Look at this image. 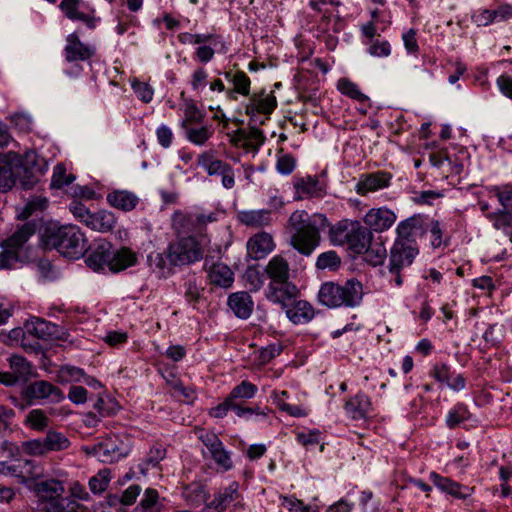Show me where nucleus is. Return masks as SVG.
<instances>
[{
	"label": "nucleus",
	"mask_w": 512,
	"mask_h": 512,
	"mask_svg": "<svg viewBox=\"0 0 512 512\" xmlns=\"http://www.w3.org/2000/svg\"><path fill=\"white\" fill-rule=\"evenodd\" d=\"M241 223L253 228H260L271 223V212L269 210H251L240 213Z\"/></svg>",
	"instance_id": "34"
},
{
	"label": "nucleus",
	"mask_w": 512,
	"mask_h": 512,
	"mask_svg": "<svg viewBox=\"0 0 512 512\" xmlns=\"http://www.w3.org/2000/svg\"><path fill=\"white\" fill-rule=\"evenodd\" d=\"M106 201L117 210L130 212L138 205L139 197L131 191L115 189L107 193Z\"/></svg>",
	"instance_id": "20"
},
{
	"label": "nucleus",
	"mask_w": 512,
	"mask_h": 512,
	"mask_svg": "<svg viewBox=\"0 0 512 512\" xmlns=\"http://www.w3.org/2000/svg\"><path fill=\"white\" fill-rule=\"evenodd\" d=\"M228 305L233 313L241 319L250 317L253 311V301L248 292L233 293L228 298Z\"/></svg>",
	"instance_id": "21"
},
{
	"label": "nucleus",
	"mask_w": 512,
	"mask_h": 512,
	"mask_svg": "<svg viewBox=\"0 0 512 512\" xmlns=\"http://www.w3.org/2000/svg\"><path fill=\"white\" fill-rule=\"evenodd\" d=\"M185 119L182 121V128H186L191 123H200L203 120V114L198 109L193 100H187L184 104Z\"/></svg>",
	"instance_id": "53"
},
{
	"label": "nucleus",
	"mask_w": 512,
	"mask_h": 512,
	"mask_svg": "<svg viewBox=\"0 0 512 512\" xmlns=\"http://www.w3.org/2000/svg\"><path fill=\"white\" fill-rule=\"evenodd\" d=\"M197 164L210 176H222L226 172L229 163L216 158L212 152H203L197 158Z\"/></svg>",
	"instance_id": "28"
},
{
	"label": "nucleus",
	"mask_w": 512,
	"mask_h": 512,
	"mask_svg": "<svg viewBox=\"0 0 512 512\" xmlns=\"http://www.w3.org/2000/svg\"><path fill=\"white\" fill-rule=\"evenodd\" d=\"M362 253L364 254V260L372 266L383 264L387 256V250L382 238L377 237L374 239L372 234Z\"/></svg>",
	"instance_id": "24"
},
{
	"label": "nucleus",
	"mask_w": 512,
	"mask_h": 512,
	"mask_svg": "<svg viewBox=\"0 0 512 512\" xmlns=\"http://www.w3.org/2000/svg\"><path fill=\"white\" fill-rule=\"evenodd\" d=\"M184 296L189 302H197L201 297L202 288L198 285L197 279L191 275L184 283Z\"/></svg>",
	"instance_id": "57"
},
{
	"label": "nucleus",
	"mask_w": 512,
	"mask_h": 512,
	"mask_svg": "<svg viewBox=\"0 0 512 512\" xmlns=\"http://www.w3.org/2000/svg\"><path fill=\"white\" fill-rule=\"evenodd\" d=\"M493 191L503 207L502 210L512 211V189L494 187Z\"/></svg>",
	"instance_id": "63"
},
{
	"label": "nucleus",
	"mask_w": 512,
	"mask_h": 512,
	"mask_svg": "<svg viewBox=\"0 0 512 512\" xmlns=\"http://www.w3.org/2000/svg\"><path fill=\"white\" fill-rule=\"evenodd\" d=\"M264 272L270 279L266 293L270 301L285 304L286 301L297 296L298 289L289 280V263L283 256H273L266 265Z\"/></svg>",
	"instance_id": "2"
},
{
	"label": "nucleus",
	"mask_w": 512,
	"mask_h": 512,
	"mask_svg": "<svg viewBox=\"0 0 512 512\" xmlns=\"http://www.w3.org/2000/svg\"><path fill=\"white\" fill-rule=\"evenodd\" d=\"M22 396L29 403L33 400L46 399L49 397L55 402L64 398L63 393L58 387L45 380L35 381L27 385L22 391Z\"/></svg>",
	"instance_id": "12"
},
{
	"label": "nucleus",
	"mask_w": 512,
	"mask_h": 512,
	"mask_svg": "<svg viewBox=\"0 0 512 512\" xmlns=\"http://www.w3.org/2000/svg\"><path fill=\"white\" fill-rule=\"evenodd\" d=\"M430 480L441 491L448 493L451 488H458V483L450 478L443 477L436 472L430 473Z\"/></svg>",
	"instance_id": "61"
},
{
	"label": "nucleus",
	"mask_w": 512,
	"mask_h": 512,
	"mask_svg": "<svg viewBox=\"0 0 512 512\" xmlns=\"http://www.w3.org/2000/svg\"><path fill=\"white\" fill-rule=\"evenodd\" d=\"M25 329L39 339H47L54 333L55 325L41 318H33L25 324Z\"/></svg>",
	"instance_id": "37"
},
{
	"label": "nucleus",
	"mask_w": 512,
	"mask_h": 512,
	"mask_svg": "<svg viewBox=\"0 0 512 512\" xmlns=\"http://www.w3.org/2000/svg\"><path fill=\"white\" fill-rule=\"evenodd\" d=\"M239 498V484L234 481L215 493L214 498L205 504L204 510L205 512H224L231 503L238 501Z\"/></svg>",
	"instance_id": "15"
},
{
	"label": "nucleus",
	"mask_w": 512,
	"mask_h": 512,
	"mask_svg": "<svg viewBox=\"0 0 512 512\" xmlns=\"http://www.w3.org/2000/svg\"><path fill=\"white\" fill-rule=\"evenodd\" d=\"M186 131V138L193 144L202 146L211 137L212 132L208 127L192 128L187 126L184 128Z\"/></svg>",
	"instance_id": "51"
},
{
	"label": "nucleus",
	"mask_w": 512,
	"mask_h": 512,
	"mask_svg": "<svg viewBox=\"0 0 512 512\" xmlns=\"http://www.w3.org/2000/svg\"><path fill=\"white\" fill-rule=\"evenodd\" d=\"M391 178V174L384 171L364 174L356 184V192L364 196L369 192L386 188L389 186Z\"/></svg>",
	"instance_id": "19"
},
{
	"label": "nucleus",
	"mask_w": 512,
	"mask_h": 512,
	"mask_svg": "<svg viewBox=\"0 0 512 512\" xmlns=\"http://www.w3.org/2000/svg\"><path fill=\"white\" fill-rule=\"evenodd\" d=\"M111 255L112 245L104 239H98L89 248L85 261L90 268L98 271L103 269L105 266L110 268Z\"/></svg>",
	"instance_id": "14"
},
{
	"label": "nucleus",
	"mask_w": 512,
	"mask_h": 512,
	"mask_svg": "<svg viewBox=\"0 0 512 512\" xmlns=\"http://www.w3.org/2000/svg\"><path fill=\"white\" fill-rule=\"evenodd\" d=\"M50 243L61 254L70 258H78L87 251L84 234L75 225L58 228L50 236Z\"/></svg>",
	"instance_id": "6"
},
{
	"label": "nucleus",
	"mask_w": 512,
	"mask_h": 512,
	"mask_svg": "<svg viewBox=\"0 0 512 512\" xmlns=\"http://www.w3.org/2000/svg\"><path fill=\"white\" fill-rule=\"evenodd\" d=\"M0 473L18 479L20 483L37 478L42 471L39 465L29 459H18L12 463H0Z\"/></svg>",
	"instance_id": "9"
},
{
	"label": "nucleus",
	"mask_w": 512,
	"mask_h": 512,
	"mask_svg": "<svg viewBox=\"0 0 512 512\" xmlns=\"http://www.w3.org/2000/svg\"><path fill=\"white\" fill-rule=\"evenodd\" d=\"M137 261L136 253L126 247L113 252L111 255L110 270L119 272L130 266H133Z\"/></svg>",
	"instance_id": "33"
},
{
	"label": "nucleus",
	"mask_w": 512,
	"mask_h": 512,
	"mask_svg": "<svg viewBox=\"0 0 512 512\" xmlns=\"http://www.w3.org/2000/svg\"><path fill=\"white\" fill-rule=\"evenodd\" d=\"M314 315V308L305 300L296 301L286 310V316L296 325L310 322Z\"/></svg>",
	"instance_id": "25"
},
{
	"label": "nucleus",
	"mask_w": 512,
	"mask_h": 512,
	"mask_svg": "<svg viewBox=\"0 0 512 512\" xmlns=\"http://www.w3.org/2000/svg\"><path fill=\"white\" fill-rule=\"evenodd\" d=\"M277 106L276 97L270 93L264 95V91L260 94H254L250 98V102L246 107L247 114H254L255 112L270 114Z\"/></svg>",
	"instance_id": "26"
},
{
	"label": "nucleus",
	"mask_w": 512,
	"mask_h": 512,
	"mask_svg": "<svg viewBox=\"0 0 512 512\" xmlns=\"http://www.w3.org/2000/svg\"><path fill=\"white\" fill-rule=\"evenodd\" d=\"M75 176L73 174H66V169L63 164H57L54 167L51 187L60 189L73 182Z\"/></svg>",
	"instance_id": "52"
},
{
	"label": "nucleus",
	"mask_w": 512,
	"mask_h": 512,
	"mask_svg": "<svg viewBox=\"0 0 512 512\" xmlns=\"http://www.w3.org/2000/svg\"><path fill=\"white\" fill-rule=\"evenodd\" d=\"M35 493L45 512H79L82 505L64 497L65 487L56 479H47L35 484Z\"/></svg>",
	"instance_id": "4"
},
{
	"label": "nucleus",
	"mask_w": 512,
	"mask_h": 512,
	"mask_svg": "<svg viewBox=\"0 0 512 512\" xmlns=\"http://www.w3.org/2000/svg\"><path fill=\"white\" fill-rule=\"evenodd\" d=\"M224 76L234 86L233 90L227 91V95L230 99H236L235 93H239L244 96L249 95L251 81L243 71H227L224 73Z\"/></svg>",
	"instance_id": "30"
},
{
	"label": "nucleus",
	"mask_w": 512,
	"mask_h": 512,
	"mask_svg": "<svg viewBox=\"0 0 512 512\" xmlns=\"http://www.w3.org/2000/svg\"><path fill=\"white\" fill-rule=\"evenodd\" d=\"M328 236L332 245H346L353 253L362 254L370 240L371 231L358 221L343 219L330 226Z\"/></svg>",
	"instance_id": "5"
},
{
	"label": "nucleus",
	"mask_w": 512,
	"mask_h": 512,
	"mask_svg": "<svg viewBox=\"0 0 512 512\" xmlns=\"http://www.w3.org/2000/svg\"><path fill=\"white\" fill-rule=\"evenodd\" d=\"M126 451L121 449L115 440L108 439L101 442V450L98 453V460L104 463H112L125 457Z\"/></svg>",
	"instance_id": "36"
},
{
	"label": "nucleus",
	"mask_w": 512,
	"mask_h": 512,
	"mask_svg": "<svg viewBox=\"0 0 512 512\" xmlns=\"http://www.w3.org/2000/svg\"><path fill=\"white\" fill-rule=\"evenodd\" d=\"M204 255V247L194 236L181 237L169 244L166 257L170 266L191 265L200 261Z\"/></svg>",
	"instance_id": "7"
},
{
	"label": "nucleus",
	"mask_w": 512,
	"mask_h": 512,
	"mask_svg": "<svg viewBox=\"0 0 512 512\" xmlns=\"http://www.w3.org/2000/svg\"><path fill=\"white\" fill-rule=\"evenodd\" d=\"M341 264V258L338 256V254L333 251H326L321 253L316 260V268L319 270H337Z\"/></svg>",
	"instance_id": "46"
},
{
	"label": "nucleus",
	"mask_w": 512,
	"mask_h": 512,
	"mask_svg": "<svg viewBox=\"0 0 512 512\" xmlns=\"http://www.w3.org/2000/svg\"><path fill=\"white\" fill-rule=\"evenodd\" d=\"M163 502L160 500L159 493L153 488H147L139 504L133 509L132 512H162Z\"/></svg>",
	"instance_id": "31"
},
{
	"label": "nucleus",
	"mask_w": 512,
	"mask_h": 512,
	"mask_svg": "<svg viewBox=\"0 0 512 512\" xmlns=\"http://www.w3.org/2000/svg\"><path fill=\"white\" fill-rule=\"evenodd\" d=\"M78 2L79 0H62L60 8L69 19L82 21L90 29L95 28L96 19L90 15L79 12L77 10Z\"/></svg>",
	"instance_id": "35"
},
{
	"label": "nucleus",
	"mask_w": 512,
	"mask_h": 512,
	"mask_svg": "<svg viewBox=\"0 0 512 512\" xmlns=\"http://www.w3.org/2000/svg\"><path fill=\"white\" fill-rule=\"evenodd\" d=\"M19 162L17 175H15V185L19 183L22 188L30 189L46 172L47 163L35 151L26 152L22 157L19 156Z\"/></svg>",
	"instance_id": "8"
},
{
	"label": "nucleus",
	"mask_w": 512,
	"mask_h": 512,
	"mask_svg": "<svg viewBox=\"0 0 512 512\" xmlns=\"http://www.w3.org/2000/svg\"><path fill=\"white\" fill-rule=\"evenodd\" d=\"M183 496L190 505L198 507L206 503L209 494L201 483H191L185 487Z\"/></svg>",
	"instance_id": "39"
},
{
	"label": "nucleus",
	"mask_w": 512,
	"mask_h": 512,
	"mask_svg": "<svg viewBox=\"0 0 512 512\" xmlns=\"http://www.w3.org/2000/svg\"><path fill=\"white\" fill-rule=\"evenodd\" d=\"M294 188L300 198L314 196L320 191L318 179L312 176L297 178L294 181Z\"/></svg>",
	"instance_id": "40"
},
{
	"label": "nucleus",
	"mask_w": 512,
	"mask_h": 512,
	"mask_svg": "<svg viewBox=\"0 0 512 512\" xmlns=\"http://www.w3.org/2000/svg\"><path fill=\"white\" fill-rule=\"evenodd\" d=\"M257 386L249 381H242L239 385L235 386L228 399L233 402H242L251 399L257 393Z\"/></svg>",
	"instance_id": "44"
},
{
	"label": "nucleus",
	"mask_w": 512,
	"mask_h": 512,
	"mask_svg": "<svg viewBox=\"0 0 512 512\" xmlns=\"http://www.w3.org/2000/svg\"><path fill=\"white\" fill-rule=\"evenodd\" d=\"M337 88L343 95L360 103L369 100L368 96L360 91L358 85L348 78H340L337 82Z\"/></svg>",
	"instance_id": "41"
},
{
	"label": "nucleus",
	"mask_w": 512,
	"mask_h": 512,
	"mask_svg": "<svg viewBox=\"0 0 512 512\" xmlns=\"http://www.w3.org/2000/svg\"><path fill=\"white\" fill-rule=\"evenodd\" d=\"M208 277L212 284L228 288L234 281V274L232 270L223 263L213 264L209 271Z\"/></svg>",
	"instance_id": "32"
},
{
	"label": "nucleus",
	"mask_w": 512,
	"mask_h": 512,
	"mask_svg": "<svg viewBox=\"0 0 512 512\" xmlns=\"http://www.w3.org/2000/svg\"><path fill=\"white\" fill-rule=\"evenodd\" d=\"M240 137L244 147L252 150H257L264 140L262 132L257 128H251L248 133L240 131Z\"/></svg>",
	"instance_id": "55"
},
{
	"label": "nucleus",
	"mask_w": 512,
	"mask_h": 512,
	"mask_svg": "<svg viewBox=\"0 0 512 512\" xmlns=\"http://www.w3.org/2000/svg\"><path fill=\"white\" fill-rule=\"evenodd\" d=\"M368 53L374 57H388L391 54V45L387 40H371L368 43Z\"/></svg>",
	"instance_id": "56"
},
{
	"label": "nucleus",
	"mask_w": 512,
	"mask_h": 512,
	"mask_svg": "<svg viewBox=\"0 0 512 512\" xmlns=\"http://www.w3.org/2000/svg\"><path fill=\"white\" fill-rule=\"evenodd\" d=\"M244 279L251 291H258L264 285L262 274L256 268L249 267L245 271Z\"/></svg>",
	"instance_id": "59"
},
{
	"label": "nucleus",
	"mask_w": 512,
	"mask_h": 512,
	"mask_svg": "<svg viewBox=\"0 0 512 512\" xmlns=\"http://www.w3.org/2000/svg\"><path fill=\"white\" fill-rule=\"evenodd\" d=\"M364 223L373 231L388 230L397 220V215L386 207L372 208L364 216Z\"/></svg>",
	"instance_id": "17"
},
{
	"label": "nucleus",
	"mask_w": 512,
	"mask_h": 512,
	"mask_svg": "<svg viewBox=\"0 0 512 512\" xmlns=\"http://www.w3.org/2000/svg\"><path fill=\"white\" fill-rule=\"evenodd\" d=\"M36 232V225L32 222L24 223L4 242V247H9L18 253V250L32 237Z\"/></svg>",
	"instance_id": "29"
},
{
	"label": "nucleus",
	"mask_w": 512,
	"mask_h": 512,
	"mask_svg": "<svg viewBox=\"0 0 512 512\" xmlns=\"http://www.w3.org/2000/svg\"><path fill=\"white\" fill-rule=\"evenodd\" d=\"M370 406L369 398L363 393H358L353 398L346 401L344 408L351 418L358 420L367 416Z\"/></svg>",
	"instance_id": "27"
},
{
	"label": "nucleus",
	"mask_w": 512,
	"mask_h": 512,
	"mask_svg": "<svg viewBox=\"0 0 512 512\" xmlns=\"http://www.w3.org/2000/svg\"><path fill=\"white\" fill-rule=\"evenodd\" d=\"M19 155L13 152L0 153V192H7L15 186V175Z\"/></svg>",
	"instance_id": "13"
},
{
	"label": "nucleus",
	"mask_w": 512,
	"mask_h": 512,
	"mask_svg": "<svg viewBox=\"0 0 512 512\" xmlns=\"http://www.w3.org/2000/svg\"><path fill=\"white\" fill-rule=\"evenodd\" d=\"M49 419L41 409H33L26 416L25 423L34 430L43 431L48 426Z\"/></svg>",
	"instance_id": "48"
},
{
	"label": "nucleus",
	"mask_w": 512,
	"mask_h": 512,
	"mask_svg": "<svg viewBox=\"0 0 512 512\" xmlns=\"http://www.w3.org/2000/svg\"><path fill=\"white\" fill-rule=\"evenodd\" d=\"M363 285L357 279H348L343 284L325 282L318 292L319 302L328 308H355L363 299Z\"/></svg>",
	"instance_id": "3"
},
{
	"label": "nucleus",
	"mask_w": 512,
	"mask_h": 512,
	"mask_svg": "<svg viewBox=\"0 0 512 512\" xmlns=\"http://www.w3.org/2000/svg\"><path fill=\"white\" fill-rule=\"evenodd\" d=\"M432 376L438 382L446 384L455 391L462 390L465 387L464 377L461 374L452 373L446 364L435 365Z\"/></svg>",
	"instance_id": "22"
},
{
	"label": "nucleus",
	"mask_w": 512,
	"mask_h": 512,
	"mask_svg": "<svg viewBox=\"0 0 512 512\" xmlns=\"http://www.w3.org/2000/svg\"><path fill=\"white\" fill-rule=\"evenodd\" d=\"M22 449L24 453L32 456H43L47 454L45 440L43 439H32L22 443Z\"/></svg>",
	"instance_id": "58"
},
{
	"label": "nucleus",
	"mask_w": 512,
	"mask_h": 512,
	"mask_svg": "<svg viewBox=\"0 0 512 512\" xmlns=\"http://www.w3.org/2000/svg\"><path fill=\"white\" fill-rule=\"evenodd\" d=\"M115 224L116 218L114 214L107 210H100L95 213L90 212L87 221L84 223L91 230L102 233L111 231Z\"/></svg>",
	"instance_id": "23"
},
{
	"label": "nucleus",
	"mask_w": 512,
	"mask_h": 512,
	"mask_svg": "<svg viewBox=\"0 0 512 512\" xmlns=\"http://www.w3.org/2000/svg\"><path fill=\"white\" fill-rule=\"evenodd\" d=\"M287 397H288V392L285 390L280 391V392L273 391V393H272L273 401L280 410L286 412L287 414H289L290 416H293V417L306 416V412L302 407L297 406V405H290V404L286 403L284 401V399Z\"/></svg>",
	"instance_id": "43"
},
{
	"label": "nucleus",
	"mask_w": 512,
	"mask_h": 512,
	"mask_svg": "<svg viewBox=\"0 0 512 512\" xmlns=\"http://www.w3.org/2000/svg\"><path fill=\"white\" fill-rule=\"evenodd\" d=\"M47 452L62 451L70 447V440L61 432L49 430L44 437Z\"/></svg>",
	"instance_id": "42"
},
{
	"label": "nucleus",
	"mask_w": 512,
	"mask_h": 512,
	"mask_svg": "<svg viewBox=\"0 0 512 512\" xmlns=\"http://www.w3.org/2000/svg\"><path fill=\"white\" fill-rule=\"evenodd\" d=\"M167 260L166 253H151L147 258L151 269L158 273L160 277H168L172 274V269L167 266Z\"/></svg>",
	"instance_id": "45"
},
{
	"label": "nucleus",
	"mask_w": 512,
	"mask_h": 512,
	"mask_svg": "<svg viewBox=\"0 0 512 512\" xmlns=\"http://www.w3.org/2000/svg\"><path fill=\"white\" fill-rule=\"evenodd\" d=\"M110 479V471L102 469L89 480V488L94 494H100L107 489Z\"/></svg>",
	"instance_id": "50"
},
{
	"label": "nucleus",
	"mask_w": 512,
	"mask_h": 512,
	"mask_svg": "<svg viewBox=\"0 0 512 512\" xmlns=\"http://www.w3.org/2000/svg\"><path fill=\"white\" fill-rule=\"evenodd\" d=\"M94 54L95 47L81 42L75 33L67 36L64 48V56L67 62L86 61Z\"/></svg>",
	"instance_id": "16"
},
{
	"label": "nucleus",
	"mask_w": 512,
	"mask_h": 512,
	"mask_svg": "<svg viewBox=\"0 0 512 512\" xmlns=\"http://www.w3.org/2000/svg\"><path fill=\"white\" fill-rule=\"evenodd\" d=\"M10 371L17 377L19 381L26 382L31 373V364L20 355H12L8 358Z\"/></svg>",
	"instance_id": "38"
},
{
	"label": "nucleus",
	"mask_w": 512,
	"mask_h": 512,
	"mask_svg": "<svg viewBox=\"0 0 512 512\" xmlns=\"http://www.w3.org/2000/svg\"><path fill=\"white\" fill-rule=\"evenodd\" d=\"M142 491V487L138 484H132L126 488L121 495V504L124 506L133 505Z\"/></svg>",
	"instance_id": "62"
},
{
	"label": "nucleus",
	"mask_w": 512,
	"mask_h": 512,
	"mask_svg": "<svg viewBox=\"0 0 512 512\" xmlns=\"http://www.w3.org/2000/svg\"><path fill=\"white\" fill-rule=\"evenodd\" d=\"M329 226L323 214L310 216L304 210L293 212L288 220L290 245L303 256H310L321 243L320 231Z\"/></svg>",
	"instance_id": "1"
},
{
	"label": "nucleus",
	"mask_w": 512,
	"mask_h": 512,
	"mask_svg": "<svg viewBox=\"0 0 512 512\" xmlns=\"http://www.w3.org/2000/svg\"><path fill=\"white\" fill-rule=\"evenodd\" d=\"M418 247L394 241L390 250L389 271L397 272L410 266L418 255Z\"/></svg>",
	"instance_id": "11"
},
{
	"label": "nucleus",
	"mask_w": 512,
	"mask_h": 512,
	"mask_svg": "<svg viewBox=\"0 0 512 512\" xmlns=\"http://www.w3.org/2000/svg\"><path fill=\"white\" fill-rule=\"evenodd\" d=\"M199 439L202 441L204 446L207 448L210 456L212 454H214L215 452L224 448L222 441L218 438V436L215 433H212V432L202 433L199 436Z\"/></svg>",
	"instance_id": "60"
},
{
	"label": "nucleus",
	"mask_w": 512,
	"mask_h": 512,
	"mask_svg": "<svg viewBox=\"0 0 512 512\" xmlns=\"http://www.w3.org/2000/svg\"><path fill=\"white\" fill-rule=\"evenodd\" d=\"M165 457V450L158 447L151 449L149 455L138 464L139 472L143 475H146L148 470L151 467H156L159 462L164 459Z\"/></svg>",
	"instance_id": "47"
},
{
	"label": "nucleus",
	"mask_w": 512,
	"mask_h": 512,
	"mask_svg": "<svg viewBox=\"0 0 512 512\" xmlns=\"http://www.w3.org/2000/svg\"><path fill=\"white\" fill-rule=\"evenodd\" d=\"M486 218L489 219L495 229H506L512 226V211L498 210L496 212L487 213Z\"/></svg>",
	"instance_id": "49"
},
{
	"label": "nucleus",
	"mask_w": 512,
	"mask_h": 512,
	"mask_svg": "<svg viewBox=\"0 0 512 512\" xmlns=\"http://www.w3.org/2000/svg\"><path fill=\"white\" fill-rule=\"evenodd\" d=\"M282 507L290 512H309L310 507L294 497H283Z\"/></svg>",
	"instance_id": "64"
},
{
	"label": "nucleus",
	"mask_w": 512,
	"mask_h": 512,
	"mask_svg": "<svg viewBox=\"0 0 512 512\" xmlns=\"http://www.w3.org/2000/svg\"><path fill=\"white\" fill-rule=\"evenodd\" d=\"M470 417V413L463 404L456 405L449 411L446 423L449 428H455Z\"/></svg>",
	"instance_id": "54"
},
{
	"label": "nucleus",
	"mask_w": 512,
	"mask_h": 512,
	"mask_svg": "<svg viewBox=\"0 0 512 512\" xmlns=\"http://www.w3.org/2000/svg\"><path fill=\"white\" fill-rule=\"evenodd\" d=\"M425 232V218L419 214L413 215L397 225L395 241L417 246L416 238L422 236Z\"/></svg>",
	"instance_id": "10"
},
{
	"label": "nucleus",
	"mask_w": 512,
	"mask_h": 512,
	"mask_svg": "<svg viewBox=\"0 0 512 512\" xmlns=\"http://www.w3.org/2000/svg\"><path fill=\"white\" fill-rule=\"evenodd\" d=\"M246 246L248 256L253 260H260L274 250L275 243L269 233L260 232L252 236Z\"/></svg>",
	"instance_id": "18"
}]
</instances>
